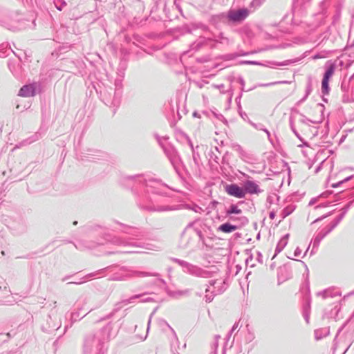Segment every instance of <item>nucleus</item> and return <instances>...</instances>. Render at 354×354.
I'll return each instance as SVG.
<instances>
[{
    "label": "nucleus",
    "instance_id": "f257e3e1",
    "mask_svg": "<svg viewBox=\"0 0 354 354\" xmlns=\"http://www.w3.org/2000/svg\"><path fill=\"white\" fill-rule=\"evenodd\" d=\"M263 190L260 187L258 182L254 181L250 176L245 174V195L249 194L251 195H259L261 194ZM248 200L245 196V201ZM246 203L245 202V205Z\"/></svg>",
    "mask_w": 354,
    "mask_h": 354
},
{
    "label": "nucleus",
    "instance_id": "f03ea898",
    "mask_svg": "<svg viewBox=\"0 0 354 354\" xmlns=\"http://www.w3.org/2000/svg\"><path fill=\"white\" fill-rule=\"evenodd\" d=\"M333 229L330 225L326 226L323 228H319L313 239V248H317L321 242V241L328 234H329Z\"/></svg>",
    "mask_w": 354,
    "mask_h": 354
},
{
    "label": "nucleus",
    "instance_id": "7ed1b4c3",
    "mask_svg": "<svg viewBox=\"0 0 354 354\" xmlns=\"http://www.w3.org/2000/svg\"><path fill=\"white\" fill-rule=\"evenodd\" d=\"M325 72L323 78L330 80L335 73L336 64L332 60H328L324 64Z\"/></svg>",
    "mask_w": 354,
    "mask_h": 354
},
{
    "label": "nucleus",
    "instance_id": "20e7f679",
    "mask_svg": "<svg viewBox=\"0 0 354 354\" xmlns=\"http://www.w3.org/2000/svg\"><path fill=\"white\" fill-rule=\"evenodd\" d=\"M225 191L231 196L241 198L243 196V190L236 185H229L225 186Z\"/></svg>",
    "mask_w": 354,
    "mask_h": 354
},
{
    "label": "nucleus",
    "instance_id": "39448f33",
    "mask_svg": "<svg viewBox=\"0 0 354 354\" xmlns=\"http://www.w3.org/2000/svg\"><path fill=\"white\" fill-rule=\"evenodd\" d=\"M260 31L259 27L254 24L245 25V36L251 39L257 33Z\"/></svg>",
    "mask_w": 354,
    "mask_h": 354
},
{
    "label": "nucleus",
    "instance_id": "423d86ee",
    "mask_svg": "<svg viewBox=\"0 0 354 354\" xmlns=\"http://www.w3.org/2000/svg\"><path fill=\"white\" fill-rule=\"evenodd\" d=\"M18 95L24 97L33 96L35 95V88L31 85L24 86L19 90Z\"/></svg>",
    "mask_w": 354,
    "mask_h": 354
},
{
    "label": "nucleus",
    "instance_id": "0eeeda50",
    "mask_svg": "<svg viewBox=\"0 0 354 354\" xmlns=\"http://www.w3.org/2000/svg\"><path fill=\"white\" fill-rule=\"evenodd\" d=\"M265 0H252L250 3L249 8H245V19L248 15L254 12L257 8L260 7Z\"/></svg>",
    "mask_w": 354,
    "mask_h": 354
},
{
    "label": "nucleus",
    "instance_id": "6e6552de",
    "mask_svg": "<svg viewBox=\"0 0 354 354\" xmlns=\"http://www.w3.org/2000/svg\"><path fill=\"white\" fill-rule=\"evenodd\" d=\"M289 237V234H286L284 235L278 242L276 249H275V254L273 256V258L279 252H281L283 249L286 247V245L288 243V240Z\"/></svg>",
    "mask_w": 354,
    "mask_h": 354
},
{
    "label": "nucleus",
    "instance_id": "1a4fd4ad",
    "mask_svg": "<svg viewBox=\"0 0 354 354\" xmlns=\"http://www.w3.org/2000/svg\"><path fill=\"white\" fill-rule=\"evenodd\" d=\"M312 77L311 76L308 77L306 88V93L305 95L297 102L298 104L303 103L308 97V95L312 92Z\"/></svg>",
    "mask_w": 354,
    "mask_h": 354
},
{
    "label": "nucleus",
    "instance_id": "9d476101",
    "mask_svg": "<svg viewBox=\"0 0 354 354\" xmlns=\"http://www.w3.org/2000/svg\"><path fill=\"white\" fill-rule=\"evenodd\" d=\"M329 334L328 328H319L315 330V337L317 340H319Z\"/></svg>",
    "mask_w": 354,
    "mask_h": 354
},
{
    "label": "nucleus",
    "instance_id": "9b49d317",
    "mask_svg": "<svg viewBox=\"0 0 354 354\" xmlns=\"http://www.w3.org/2000/svg\"><path fill=\"white\" fill-rule=\"evenodd\" d=\"M317 296L322 297V298L325 299L327 297H333L336 295H339V294L337 292H333V290L331 289H326L323 291L317 292Z\"/></svg>",
    "mask_w": 354,
    "mask_h": 354
},
{
    "label": "nucleus",
    "instance_id": "f8f14e48",
    "mask_svg": "<svg viewBox=\"0 0 354 354\" xmlns=\"http://www.w3.org/2000/svg\"><path fill=\"white\" fill-rule=\"evenodd\" d=\"M245 257H246V259H245V264L247 266H254V261H253L252 254L250 250H245Z\"/></svg>",
    "mask_w": 354,
    "mask_h": 354
},
{
    "label": "nucleus",
    "instance_id": "ddd939ff",
    "mask_svg": "<svg viewBox=\"0 0 354 354\" xmlns=\"http://www.w3.org/2000/svg\"><path fill=\"white\" fill-rule=\"evenodd\" d=\"M296 62V60H292V59H288V60H286L284 62H268L270 65H266V66H269V67H274V66H287L291 63H295Z\"/></svg>",
    "mask_w": 354,
    "mask_h": 354
},
{
    "label": "nucleus",
    "instance_id": "4468645a",
    "mask_svg": "<svg viewBox=\"0 0 354 354\" xmlns=\"http://www.w3.org/2000/svg\"><path fill=\"white\" fill-rule=\"evenodd\" d=\"M279 163V165H280V166L281 167V170L274 169V167L272 165V168L270 169V171H272L274 174H281V173H283V172L286 171V170L289 169L288 168L287 163L285 162L284 161L281 160Z\"/></svg>",
    "mask_w": 354,
    "mask_h": 354
},
{
    "label": "nucleus",
    "instance_id": "2eb2a0df",
    "mask_svg": "<svg viewBox=\"0 0 354 354\" xmlns=\"http://www.w3.org/2000/svg\"><path fill=\"white\" fill-rule=\"evenodd\" d=\"M254 339V335L253 331L249 327V325H246V330H245V341L250 342Z\"/></svg>",
    "mask_w": 354,
    "mask_h": 354
},
{
    "label": "nucleus",
    "instance_id": "dca6fc26",
    "mask_svg": "<svg viewBox=\"0 0 354 354\" xmlns=\"http://www.w3.org/2000/svg\"><path fill=\"white\" fill-rule=\"evenodd\" d=\"M329 81L330 80L322 79V92L324 95H328L330 91L329 87Z\"/></svg>",
    "mask_w": 354,
    "mask_h": 354
},
{
    "label": "nucleus",
    "instance_id": "f3484780",
    "mask_svg": "<svg viewBox=\"0 0 354 354\" xmlns=\"http://www.w3.org/2000/svg\"><path fill=\"white\" fill-rule=\"evenodd\" d=\"M311 0H294L293 1V8H305L306 6L310 2Z\"/></svg>",
    "mask_w": 354,
    "mask_h": 354
},
{
    "label": "nucleus",
    "instance_id": "a211bd4d",
    "mask_svg": "<svg viewBox=\"0 0 354 354\" xmlns=\"http://www.w3.org/2000/svg\"><path fill=\"white\" fill-rule=\"evenodd\" d=\"M236 227L228 223H225L219 227V230L223 232L229 233L235 230Z\"/></svg>",
    "mask_w": 354,
    "mask_h": 354
},
{
    "label": "nucleus",
    "instance_id": "6ab92c4d",
    "mask_svg": "<svg viewBox=\"0 0 354 354\" xmlns=\"http://www.w3.org/2000/svg\"><path fill=\"white\" fill-rule=\"evenodd\" d=\"M294 211V207L292 206H288L285 207L281 213V216L282 218H285L288 216H289Z\"/></svg>",
    "mask_w": 354,
    "mask_h": 354
},
{
    "label": "nucleus",
    "instance_id": "aec40b11",
    "mask_svg": "<svg viewBox=\"0 0 354 354\" xmlns=\"http://www.w3.org/2000/svg\"><path fill=\"white\" fill-rule=\"evenodd\" d=\"M243 15V11L239 10L237 12H231L230 13V18L234 21L240 20Z\"/></svg>",
    "mask_w": 354,
    "mask_h": 354
},
{
    "label": "nucleus",
    "instance_id": "412c9836",
    "mask_svg": "<svg viewBox=\"0 0 354 354\" xmlns=\"http://www.w3.org/2000/svg\"><path fill=\"white\" fill-rule=\"evenodd\" d=\"M310 306V301L308 300L306 306H304V318H305L306 322H308V319H309Z\"/></svg>",
    "mask_w": 354,
    "mask_h": 354
},
{
    "label": "nucleus",
    "instance_id": "4be33fe9",
    "mask_svg": "<svg viewBox=\"0 0 354 354\" xmlns=\"http://www.w3.org/2000/svg\"><path fill=\"white\" fill-rule=\"evenodd\" d=\"M289 122H290V129L292 131V132L295 134V136L299 140H301V138L300 137V135L298 133V132L297 131V130L295 129V124H294V120H293L292 116H290Z\"/></svg>",
    "mask_w": 354,
    "mask_h": 354
},
{
    "label": "nucleus",
    "instance_id": "5701e85b",
    "mask_svg": "<svg viewBox=\"0 0 354 354\" xmlns=\"http://www.w3.org/2000/svg\"><path fill=\"white\" fill-rule=\"evenodd\" d=\"M353 178V175H351V176H348L346 178H344L343 180L336 183H333L332 184L331 187H333V188H336V187H339L342 184H343L345 182H347L348 180H350L351 179H352Z\"/></svg>",
    "mask_w": 354,
    "mask_h": 354
},
{
    "label": "nucleus",
    "instance_id": "b1692460",
    "mask_svg": "<svg viewBox=\"0 0 354 354\" xmlns=\"http://www.w3.org/2000/svg\"><path fill=\"white\" fill-rule=\"evenodd\" d=\"M345 215V212H342L334 221L333 223L330 225L331 228L333 230L338 224L343 219L344 216Z\"/></svg>",
    "mask_w": 354,
    "mask_h": 354
},
{
    "label": "nucleus",
    "instance_id": "393cba45",
    "mask_svg": "<svg viewBox=\"0 0 354 354\" xmlns=\"http://www.w3.org/2000/svg\"><path fill=\"white\" fill-rule=\"evenodd\" d=\"M227 212L230 214H241V209H239L238 207L235 205H231Z\"/></svg>",
    "mask_w": 354,
    "mask_h": 354
},
{
    "label": "nucleus",
    "instance_id": "a878e982",
    "mask_svg": "<svg viewBox=\"0 0 354 354\" xmlns=\"http://www.w3.org/2000/svg\"><path fill=\"white\" fill-rule=\"evenodd\" d=\"M249 122H250V123L253 127H254L255 128L259 129V127H257V125L256 124H254V123L252 122L250 120H249ZM259 129H260V130H262V131H265V132L266 133V134H267V136H268V139H269V140H270V142H272V140H271V139H270V131H269L267 129H264V128H262V127H259Z\"/></svg>",
    "mask_w": 354,
    "mask_h": 354
},
{
    "label": "nucleus",
    "instance_id": "bb28decb",
    "mask_svg": "<svg viewBox=\"0 0 354 354\" xmlns=\"http://www.w3.org/2000/svg\"><path fill=\"white\" fill-rule=\"evenodd\" d=\"M287 83H288V81H279V82H271V83L261 84L260 86H271V85H274V84H287Z\"/></svg>",
    "mask_w": 354,
    "mask_h": 354
},
{
    "label": "nucleus",
    "instance_id": "cd10ccee",
    "mask_svg": "<svg viewBox=\"0 0 354 354\" xmlns=\"http://www.w3.org/2000/svg\"><path fill=\"white\" fill-rule=\"evenodd\" d=\"M326 164H327V160L326 159L323 160L321 162V163L319 164V165L316 168L315 172L318 173L319 171V170L321 169V167H324Z\"/></svg>",
    "mask_w": 354,
    "mask_h": 354
},
{
    "label": "nucleus",
    "instance_id": "c85d7f7f",
    "mask_svg": "<svg viewBox=\"0 0 354 354\" xmlns=\"http://www.w3.org/2000/svg\"><path fill=\"white\" fill-rule=\"evenodd\" d=\"M245 64H256V65H261V63L257 62V61H248L245 60Z\"/></svg>",
    "mask_w": 354,
    "mask_h": 354
},
{
    "label": "nucleus",
    "instance_id": "c756f323",
    "mask_svg": "<svg viewBox=\"0 0 354 354\" xmlns=\"http://www.w3.org/2000/svg\"><path fill=\"white\" fill-rule=\"evenodd\" d=\"M301 253V250L299 248H297L296 250H295L294 255L295 257H298L300 256Z\"/></svg>",
    "mask_w": 354,
    "mask_h": 354
},
{
    "label": "nucleus",
    "instance_id": "7c9ffc66",
    "mask_svg": "<svg viewBox=\"0 0 354 354\" xmlns=\"http://www.w3.org/2000/svg\"><path fill=\"white\" fill-rule=\"evenodd\" d=\"M247 205H248V209L252 212L253 209H254L253 203L251 202V203H250V204L247 203Z\"/></svg>",
    "mask_w": 354,
    "mask_h": 354
},
{
    "label": "nucleus",
    "instance_id": "2f4dec72",
    "mask_svg": "<svg viewBox=\"0 0 354 354\" xmlns=\"http://www.w3.org/2000/svg\"><path fill=\"white\" fill-rule=\"evenodd\" d=\"M354 202V200L353 201H351L348 204H347L345 207L344 208V212H346L347 210L349 209V207H351V204Z\"/></svg>",
    "mask_w": 354,
    "mask_h": 354
},
{
    "label": "nucleus",
    "instance_id": "473e14b6",
    "mask_svg": "<svg viewBox=\"0 0 354 354\" xmlns=\"http://www.w3.org/2000/svg\"><path fill=\"white\" fill-rule=\"evenodd\" d=\"M269 217L271 219H273L275 217V212L274 211H271L269 214Z\"/></svg>",
    "mask_w": 354,
    "mask_h": 354
},
{
    "label": "nucleus",
    "instance_id": "72a5a7b5",
    "mask_svg": "<svg viewBox=\"0 0 354 354\" xmlns=\"http://www.w3.org/2000/svg\"><path fill=\"white\" fill-rule=\"evenodd\" d=\"M301 122L302 123L306 124V123H307V122H311V121L310 120H308V118L304 117L303 119L301 120Z\"/></svg>",
    "mask_w": 354,
    "mask_h": 354
},
{
    "label": "nucleus",
    "instance_id": "f704fd0d",
    "mask_svg": "<svg viewBox=\"0 0 354 354\" xmlns=\"http://www.w3.org/2000/svg\"><path fill=\"white\" fill-rule=\"evenodd\" d=\"M319 58H321V56L319 54H317L313 56V59H319Z\"/></svg>",
    "mask_w": 354,
    "mask_h": 354
},
{
    "label": "nucleus",
    "instance_id": "c9c22d12",
    "mask_svg": "<svg viewBox=\"0 0 354 354\" xmlns=\"http://www.w3.org/2000/svg\"><path fill=\"white\" fill-rule=\"evenodd\" d=\"M315 199H312L309 203V205H313L315 203Z\"/></svg>",
    "mask_w": 354,
    "mask_h": 354
},
{
    "label": "nucleus",
    "instance_id": "e433bc0d",
    "mask_svg": "<svg viewBox=\"0 0 354 354\" xmlns=\"http://www.w3.org/2000/svg\"><path fill=\"white\" fill-rule=\"evenodd\" d=\"M307 164H308V168L310 169L313 166V162H308Z\"/></svg>",
    "mask_w": 354,
    "mask_h": 354
},
{
    "label": "nucleus",
    "instance_id": "4c0bfd02",
    "mask_svg": "<svg viewBox=\"0 0 354 354\" xmlns=\"http://www.w3.org/2000/svg\"><path fill=\"white\" fill-rule=\"evenodd\" d=\"M325 217H326V216H324V218H325ZM322 218H323V217H322V218H317V219L315 220L313 223H316V222H317V221H321Z\"/></svg>",
    "mask_w": 354,
    "mask_h": 354
},
{
    "label": "nucleus",
    "instance_id": "58836bf2",
    "mask_svg": "<svg viewBox=\"0 0 354 354\" xmlns=\"http://www.w3.org/2000/svg\"><path fill=\"white\" fill-rule=\"evenodd\" d=\"M346 136H343L340 140V142H342L345 138Z\"/></svg>",
    "mask_w": 354,
    "mask_h": 354
},
{
    "label": "nucleus",
    "instance_id": "ea45409f",
    "mask_svg": "<svg viewBox=\"0 0 354 354\" xmlns=\"http://www.w3.org/2000/svg\"><path fill=\"white\" fill-rule=\"evenodd\" d=\"M354 318V311L353 312L351 316V319H353Z\"/></svg>",
    "mask_w": 354,
    "mask_h": 354
},
{
    "label": "nucleus",
    "instance_id": "a19ab883",
    "mask_svg": "<svg viewBox=\"0 0 354 354\" xmlns=\"http://www.w3.org/2000/svg\"><path fill=\"white\" fill-rule=\"evenodd\" d=\"M309 248H307L306 251H305V253H307V251H308Z\"/></svg>",
    "mask_w": 354,
    "mask_h": 354
},
{
    "label": "nucleus",
    "instance_id": "79ce46f5",
    "mask_svg": "<svg viewBox=\"0 0 354 354\" xmlns=\"http://www.w3.org/2000/svg\"><path fill=\"white\" fill-rule=\"evenodd\" d=\"M309 248H307L306 251H305V253H307V251H308Z\"/></svg>",
    "mask_w": 354,
    "mask_h": 354
},
{
    "label": "nucleus",
    "instance_id": "37998d69",
    "mask_svg": "<svg viewBox=\"0 0 354 354\" xmlns=\"http://www.w3.org/2000/svg\"><path fill=\"white\" fill-rule=\"evenodd\" d=\"M309 248H307L306 251H305V253H307V251H308Z\"/></svg>",
    "mask_w": 354,
    "mask_h": 354
},
{
    "label": "nucleus",
    "instance_id": "c03bdc74",
    "mask_svg": "<svg viewBox=\"0 0 354 354\" xmlns=\"http://www.w3.org/2000/svg\"><path fill=\"white\" fill-rule=\"evenodd\" d=\"M248 53H246V52H245V53H244V55H248Z\"/></svg>",
    "mask_w": 354,
    "mask_h": 354
}]
</instances>
